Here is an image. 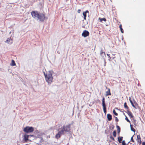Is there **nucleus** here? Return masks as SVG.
Instances as JSON below:
<instances>
[{"mask_svg":"<svg viewBox=\"0 0 145 145\" xmlns=\"http://www.w3.org/2000/svg\"><path fill=\"white\" fill-rule=\"evenodd\" d=\"M44 74L45 77L46 81L47 82L48 84H50L53 82V77L52 74L49 72L46 74L44 72Z\"/></svg>","mask_w":145,"mask_h":145,"instance_id":"1","label":"nucleus"},{"mask_svg":"<svg viewBox=\"0 0 145 145\" xmlns=\"http://www.w3.org/2000/svg\"><path fill=\"white\" fill-rule=\"evenodd\" d=\"M33 127L29 126H26L25 127L23 130L24 131L27 133L32 132L34 131Z\"/></svg>","mask_w":145,"mask_h":145,"instance_id":"2","label":"nucleus"},{"mask_svg":"<svg viewBox=\"0 0 145 145\" xmlns=\"http://www.w3.org/2000/svg\"><path fill=\"white\" fill-rule=\"evenodd\" d=\"M31 137H33L34 138H36V137L33 135H29L25 134L24 136V140L25 141L24 142H27V141L28 140H29L30 141H31V140L30 138Z\"/></svg>","mask_w":145,"mask_h":145,"instance_id":"3","label":"nucleus"},{"mask_svg":"<svg viewBox=\"0 0 145 145\" xmlns=\"http://www.w3.org/2000/svg\"><path fill=\"white\" fill-rule=\"evenodd\" d=\"M70 124L66 126L63 125L61 128V130L63 131V133L64 134L65 132H68L70 130Z\"/></svg>","mask_w":145,"mask_h":145,"instance_id":"4","label":"nucleus"},{"mask_svg":"<svg viewBox=\"0 0 145 145\" xmlns=\"http://www.w3.org/2000/svg\"><path fill=\"white\" fill-rule=\"evenodd\" d=\"M45 18V14L42 13H39L37 19L41 22L44 21Z\"/></svg>","mask_w":145,"mask_h":145,"instance_id":"5","label":"nucleus"},{"mask_svg":"<svg viewBox=\"0 0 145 145\" xmlns=\"http://www.w3.org/2000/svg\"><path fill=\"white\" fill-rule=\"evenodd\" d=\"M102 104L103 106V108L104 112L106 114V105L105 103V98L103 97L102 100Z\"/></svg>","mask_w":145,"mask_h":145,"instance_id":"6","label":"nucleus"},{"mask_svg":"<svg viewBox=\"0 0 145 145\" xmlns=\"http://www.w3.org/2000/svg\"><path fill=\"white\" fill-rule=\"evenodd\" d=\"M31 15L32 17L34 18L35 19L37 18L39 13L37 11H33L31 12Z\"/></svg>","mask_w":145,"mask_h":145,"instance_id":"7","label":"nucleus"},{"mask_svg":"<svg viewBox=\"0 0 145 145\" xmlns=\"http://www.w3.org/2000/svg\"><path fill=\"white\" fill-rule=\"evenodd\" d=\"M64 134L63 131L61 130L59 131L58 133L56 135L55 137L56 138L58 139L62 135H63Z\"/></svg>","mask_w":145,"mask_h":145,"instance_id":"8","label":"nucleus"},{"mask_svg":"<svg viewBox=\"0 0 145 145\" xmlns=\"http://www.w3.org/2000/svg\"><path fill=\"white\" fill-rule=\"evenodd\" d=\"M89 32L87 30H84L82 34V36L84 37H86L89 35Z\"/></svg>","mask_w":145,"mask_h":145,"instance_id":"9","label":"nucleus"},{"mask_svg":"<svg viewBox=\"0 0 145 145\" xmlns=\"http://www.w3.org/2000/svg\"><path fill=\"white\" fill-rule=\"evenodd\" d=\"M129 100L130 101V102L131 103L132 106L134 108H136V106L138 105L137 103L136 102H135L134 103V104L131 100V98L130 97L129 98Z\"/></svg>","mask_w":145,"mask_h":145,"instance_id":"10","label":"nucleus"},{"mask_svg":"<svg viewBox=\"0 0 145 145\" xmlns=\"http://www.w3.org/2000/svg\"><path fill=\"white\" fill-rule=\"evenodd\" d=\"M129 100L130 101V102L131 103L132 106L134 108H136V106L138 105L137 103L136 102H135L134 103V104L131 100V98L130 97L129 98Z\"/></svg>","mask_w":145,"mask_h":145,"instance_id":"11","label":"nucleus"},{"mask_svg":"<svg viewBox=\"0 0 145 145\" xmlns=\"http://www.w3.org/2000/svg\"><path fill=\"white\" fill-rule=\"evenodd\" d=\"M126 113L128 114L129 116L131 118H133L134 116L133 115L132 113L129 110H127Z\"/></svg>","mask_w":145,"mask_h":145,"instance_id":"12","label":"nucleus"},{"mask_svg":"<svg viewBox=\"0 0 145 145\" xmlns=\"http://www.w3.org/2000/svg\"><path fill=\"white\" fill-rule=\"evenodd\" d=\"M89 13V12L88 10H87L85 12H84L83 13V15L84 16V19L85 20L86 19V13Z\"/></svg>","mask_w":145,"mask_h":145,"instance_id":"13","label":"nucleus"},{"mask_svg":"<svg viewBox=\"0 0 145 145\" xmlns=\"http://www.w3.org/2000/svg\"><path fill=\"white\" fill-rule=\"evenodd\" d=\"M111 95V93L110 91V89L109 88L108 89V90L106 92L105 96H107L108 95Z\"/></svg>","mask_w":145,"mask_h":145,"instance_id":"14","label":"nucleus"},{"mask_svg":"<svg viewBox=\"0 0 145 145\" xmlns=\"http://www.w3.org/2000/svg\"><path fill=\"white\" fill-rule=\"evenodd\" d=\"M137 142L139 143L140 144H140L141 143L142 141L141 140V138L140 137V135H137Z\"/></svg>","mask_w":145,"mask_h":145,"instance_id":"15","label":"nucleus"},{"mask_svg":"<svg viewBox=\"0 0 145 145\" xmlns=\"http://www.w3.org/2000/svg\"><path fill=\"white\" fill-rule=\"evenodd\" d=\"M107 118L109 121H111L112 119V116L110 114H107Z\"/></svg>","mask_w":145,"mask_h":145,"instance_id":"16","label":"nucleus"},{"mask_svg":"<svg viewBox=\"0 0 145 145\" xmlns=\"http://www.w3.org/2000/svg\"><path fill=\"white\" fill-rule=\"evenodd\" d=\"M99 21L100 22H102L103 21H104L105 22H106V19L105 18H99Z\"/></svg>","mask_w":145,"mask_h":145,"instance_id":"17","label":"nucleus"},{"mask_svg":"<svg viewBox=\"0 0 145 145\" xmlns=\"http://www.w3.org/2000/svg\"><path fill=\"white\" fill-rule=\"evenodd\" d=\"M123 137H119L118 138V140L120 143L121 142V141L122 140Z\"/></svg>","mask_w":145,"mask_h":145,"instance_id":"18","label":"nucleus"},{"mask_svg":"<svg viewBox=\"0 0 145 145\" xmlns=\"http://www.w3.org/2000/svg\"><path fill=\"white\" fill-rule=\"evenodd\" d=\"M100 55L103 57L104 56H105V52H103L102 51V50H101L100 52Z\"/></svg>","mask_w":145,"mask_h":145,"instance_id":"19","label":"nucleus"},{"mask_svg":"<svg viewBox=\"0 0 145 145\" xmlns=\"http://www.w3.org/2000/svg\"><path fill=\"white\" fill-rule=\"evenodd\" d=\"M124 106L125 108L127 109V110H129V108L128 106H127L126 102L124 103Z\"/></svg>","mask_w":145,"mask_h":145,"instance_id":"20","label":"nucleus"},{"mask_svg":"<svg viewBox=\"0 0 145 145\" xmlns=\"http://www.w3.org/2000/svg\"><path fill=\"white\" fill-rule=\"evenodd\" d=\"M11 65L12 66H14L16 65V64L15 63V61L13 60H12L11 63Z\"/></svg>","mask_w":145,"mask_h":145,"instance_id":"21","label":"nucleus"},{"mask_svg":"<svg viewBox=\"0 0 145 145\" xmlns=\"http://www.w3.org/2000/svg\"><path fill=\"white\" fill-rule=\"evenodd\" d=\"M116 127L117 128L118 133H120V127L118 125H117Z\"/></svg>","mask_w":145,"mask_h":145,"instance_id":"22","label":"nucleus"},{"mask_svg":"<svg viewBox=\"0 0 145 145\" xmlns=\"http://www.w3.org/2000/svg\"><path fill=\"white\" fill-rule=\"evenodd\" d=\"M119 27L120 28V31L121 33H123L124 31L122 27V25L121 24H120L119 26Z\"/></svg>","mask_w":145,"mask_h":145,"instance_id":"23","label":"nucleus"},{"mask_svg":"<svg viewBox=\"0 0 145 145\" xmlns=\"http://www.w3.org/2000/svg\"><path fill=\"white\" fill-rule=\"evenodd\" d=\"M123 114L125 115V120L128 122H129V123H130V121L128 119V118L127 117V116L125 115V114L124 113Z\"/></svg>","mask_w":145,"mask_h":145,"instance_id":"24","label":"nucleus"},{"mask_svg":"<svg viewBox=\"0 0 145 145\" xmlns=\"http://www.w3.org/2000/svg\"><path fill=\"white\" fill-rule=\"evenodd\" d=\"M113 135L114 137H115L116 135V133L115 130L114 131L113 133Z\"/></svg>","mask_w":145,"mask_h":145,"instance_id":"25","label":"nucleus"},{"mask_svg":"<svg viewBox=\"0 0 145 145\" xmlns=\"http://www.w3.org/2000/svg\"><path fill=\"white\" fill-rule=\"evenodd\" d=\"M122 145H128V144H126L125 140L122 141L121 142Z\"/></svg>","mask_w":145,"mask_h":145,"instance_id":"26","label":"nucleus"},{"mask_svg":"<svg viewBox=\"0 0 145 145\" xmlns=\"http://www.w3.org/2000/svg\"><path fill=\"white\" fill-rule=\"evenodd\" d=\"M113 112L115 115L117 116L118 115V114L116 112L115 110H113Z\"/></svg>","mask_w":145,"mask_h":145,"instance_id":"27","label":"nucleus"},{"mask_svg":"<svg viewBox=\"0 0 145 145\" xmlns=\"http://www.w3.org/2000/svg\"><path fill=\"white\" fill-rule=\"evenodd\" d=\"M130 126L131 127V130L132 131H133L134 132H135V129L134 128H132V125H130Z\"/></svg>","mask_w":145,"mask_h":145,"instance_id":"28","label":"nucleus"},{"mask_svg":"<svg viewBox=\"0 0 145 145\" xmlns=\"http://www.w3.org/2000/svg\"><path fill=\"white\" fill-rule=\"evenodd\" d=\"M11 40V39H10V38H8L6 40V42H7L8 43H9V42L10 41V40Z\"/></svg>","mask_w":145,"mask_h":145,"instance_id":"29","label":"nucleus"},{"mask_svg":"<svg viewBox=\"0 0 145 145\" xmlns=\"http://www.w3.org/2000/svg\"><path fill=\"white\" fill-rule=\"evenodd\" d=\"M110 139H111V140H112L113 141L115 140L114 138L112 136H111L110 137Z\"/></svg>","mask_w":145,"mask_h":145,"instance_id":"30","label":"nucleus"},{"mask_svg":"<svg viewBox=\"0 0 145 145\" xmlns=\"http://www.w3.org/2000/svg\"><path fill=\"white\" fill-rule=\"evenodd\" d=\"M115 118L116 121L117 122H118L119 121V120H118V118H117V117H115Z\"/></svg>","mask_w":145,"mask_h":145,"instance_id":"31","label":"nucleus"},{"mask_svg":"<svg viewBox=\"0 0 145 145\" xmlns=\"http://www.w3.org/2000/svg\"><path fill=\"white\" fill-rule=\"evenodd\" d=\"M133 136H132L131 137V141L132 142H134V140L133 138Z\"/></svg>","mask_w":145,"mask_h":145,"instance_id":"32","label":"nucleus"},{"mask_svg":"<svg viewBox=\"0 0 145 145\" xmlns=\"http://www.w3.org/2000/svg\"><path fill=\"white\" fill-rule=\"evenodd\" d=\"M81 12L80 9H78V12L79 13H80Z\"/></svg>","mask_w":145,"mask_h":145,"instance_id":"33","label":"nucleus"},{"mask_svg":"<svg viewBox=\"0 0 145 145\" xmlns=\"http://www.w3.org/2000/svg\"><path fill=\"white\" fill-rule=\"evenodd\" d=\"M142 145H145V142H143L142 143Z\"/></svg>","mask_w":145,"mask_h":145,"instance_id":"34","label":"nucleus"},{"mask_svg":"<svg viewBox=\"0 0 145 145\" xmlns=\"http://www.w3.org/2000/svg\"><path fill=\"white\" fill-rule=\"evenodd\" d=\"M33 138H30V139H31V140H33L35 138H34L33 137H32Z\"/></svg>","mask_w":145,"mask_h":145,"instance_id":"35","label":"nucleus"},{"mask_svg":"<svg viewBox=\"0 0 145 145\" xmlns=\"http://www.w3.org/2000/svg\"><path fill=\"white\" fill-rule=\"evenodd\" d=\"M107 56H109V57H110V56H109V54H107Z\"/></svg>","mask_w":145,"mask_h":145,"instance_id":"36","label":"nucleus"},{"mask_svg":"<svg viewBox=\"0 0 145 145\" xmlns=\"http://www.w3.org/2000/svg\"><path fill=\"white\" fill-rule=\"evenodd\" d=\"M114 126H113V127H112V129H114Z\"/></svg>","mask_w":145,"mask_h":145,"instance_id":"37","label":"nucleus"},{"mask_svg":"<svg viewBox=\"0 0 145 145\" xmlns=\"http://www.w3.org/2000/svg\"><path fill=\"white\" fill-rule=\"evenodd\" d=\"M118 135H120V133H118Z\"/></svg>","mask_w":145,"mask_h":145,"instance_id":"38","label":"nucleus"},{"mask_svg":"<svg viewBox=\"0 0 145 145\" xmlns=\"http://www.w3.org/2000/svg\"><path fill=\"white\" fill-rule=\"evenodd\" d=\"M111 1H112V0H110Z\"/></svg>","mask_w":145,"mask_h":145,"instance_id":"39","label":"nucleus"},{"mask_svg":"<svg viewBox=\"0 0 145 145\" xmlns=\"http://www.w3.org/2000/svg\"><path fill=\"white\" fill-rule=\"evenodd\" d=\"M139 145H140V144Z\"/></svg>","mask_w":145,"mask_h":145,"instance_id":"40","label":"nucleus"}]
</instances>
